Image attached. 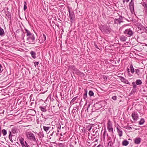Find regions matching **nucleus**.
<instances>
[{
  "label": "nucleus",
  "mask_w": 147,
  "mask_h": 147,
  "mask_svg": "<svg viewBox=\"0 0 147 147\" xmlns=\"http://www.w3.org/2000/svg\"><path fill=\"white\" fill-rule=\"evenodd\" d=\"M105 102L102 101L94 104L92 109V112L98 111V110L105 105Z\"/></svg>",
  "instance_id": "obj_1"
},
{
  "label": "nucleus",
  "mask_w": 147,
  "mask_h": 147,
  "mask_svg": "<svg viewBox=\"0 0 147 147\" xmlns=\"http://www.w3.org/2000/svg\"><path fill=\"white\" fill-rule=\"evenodd\" d=\"M26 134L28 139L34 142H37V139L36 138L34 134L32 132L30 131H27L26 132Z\"/></svg>",
  "instance_id": "obj_2"
},
{
  "label": "nucleus",
  "mask_w": 147,
  "mask_h": 147,
  "mask_svg": "<svg viewBox=\"0 0 147 147\" xmlns=\"http://www.w3.org/2000/svg\"><path fill=\"white\" fill-rule=\"evenodd\" d=\"M35 40L34 35L33 34L28 36H27V43L31 44H34L35 43Z\"/></svg>",
  "instance_id": "obj_3"
},
{
  "label": "nucleus",
  "mask_w": 147,
  "mask_h": 147,
  "mask_svg": "<svg viewBox=\"0 0 147 147\" xmlns=\"http://www.w3.org/2000/svg\"><path fill=\"white\" fill-rule=\"evenodd\" d=\"M100 30L102 32L106 34L109 33L111 31V29L110 26L107 25L102 26L100 27Z\"/></svg>",
  "instance_id": "obj_4"
},
{
  "label": "nucleus",
  "mask_w": 147,
  "mask_h": 147,
  "mask_svg": "<svg viewBox=\"0 0 147 147\" xmlns=\"http://www.w3.org/2000/svg\"><path fill=\"white\" fill-rule=\"evenodd\" d=\"M107 129L108 131L113 133V125L112 122L109 120L107 124Z\"/></svg>",
  "instance_id": "obj_5"
},
{
  "label": "nucleus",
  "mask_w": 147,
  "mask_h": 147,
  "mask_svg": "<svg viewBox=\"0 0 147 147\" xmlns=\"http://www.w3.org/2000/svg\"><path fill=\"white\" fill-rule=\"evenodd\" d=\"M20 142L22 147H30L26 141H24V139L22 137L19 138Z\"/></svg>",
  "instance_id": "obj_6"
},
{
  "label": "nucleus",
  "mask_w": 147,
  "mask_h": 147,
  "mask_svg": "<svg viewBox=\"0 0 147 147\" xmlns=\"http://www.w3.org/2000/svg\"><path fill=\"white\" fill-rule=\"evenodd\" d=\"M131 117L135 121H136L139 119V115L136 112H133L131 115Z\"/></svg>",
  "instance_id": "obj_7"
},
{
  "label": "nucleus",
  "mask_w": 147,
  "mask_h": 147,
  "mask_svg": "<svg viewBox=\"0 0 147 147\" xmlns=\"http://www.w3.org/2000/svg\"><path fill=\"white\" fill-rule=\"evenodd\" d=\"M124 33L128 37H130L132 36L133 32L130 29H127L124 32Z\"/></svg>",
  "instance_id": "obj_8"
},
{
  "label": "nucleus",
  "mask_w": 147,
  "mask_h": 147,
  "mask_svg": "<svg viewBox=\"0 0 147 147\" xmlns=\"http://www.w3.org/2000/svg\"><path fill=\"white\" fill-rule=\"evenodd\" d=\"M136 30L138 32L143 33L144 32V27L141 24H139L136 28Z\"/></svg>",
  "instance_id": "obj_9"
},
{
  "label": "nucleus",
  "mask_w": 147,
  "mask_h": 147,
  "mask_svg": "<svg viewBox=\"0 0 147 147\" xmlns=\"http://www.w3.org/2000/svg\"><path fill=\"white\" fill-rule=\"evenodd\" d=\"M129 8L131 12L133 13L134 12V3L133 0H131L129 3Z\"/></svg>",
  "instance_id": "obj_10"
},
{
  "label": "nucleus",
  "mask_w": 147,
  "mask_h": 147,
  "mask_svg": "<svg viewBox=\"0 0 147 147\" xmlns=\"http://www.w3.org/2000/svg\"><path fill=\"white\" fill-rule=\"evenodd\" d=\"M93 136H95V137H96L97 138L95 140V141H97L98 140V137L99 136V130H94L93 131Z\"/></svg>",
  "instance_id": "obj_11"
},
{
  "label": "nucleus",
  "mask_w": 147,
  "mask_h": 147,
  "mask_svg": "<svg viewBox=\"0 0 147 147\" xmlns=\"http://www.w3.org/2000/svg\"><path fill=\"white\" fill-rule=\"evenodd\" d=\"M116 129L119 136L120 137L122 136L123 135V132L120 126L118 125L116 127Z\"/></svg>",
  "instance_id": "obj_12"
},
{
  "label": "nucleus",
  "mask_w": 147,
  "mask_h": 147,
  "mask_svg": "<svg viewBox=\"0 0 147 147\" xmlns=\"http://www.w3.org/2000/svg\"><path fill=\"white\" fill-rule=\"evenodd\" d=\"M69 17L70 20L71 22L72 23L74 20L75 18V15L73 12H72L71 13L69 14Z\"/></svg>",
  "instance_id": "obj_13"
},
{
  "label": "nucleus",
  "mask_w": 147,
  "mask_h": 147,
  "mask_svg": "<svg viewBox=\"0 0 147 147\" xmlns=\"http://www.w3.org/2000/svg\"><path fill=\"white\" fill-rule=\"evenodd\" d=\"M46 36L44 34H43L42 35H41L40 37V42L41 43H43L46 40Z\"/></svg>",
  "instance_id": "obj_14"
},
{
  "label": "nucleus",
  "mask_w": 147,
  "mask_h": 147,
  "mask_svg": "<svg viewBox=\"0 0 147 147\" xmlns=\"http://www.w3.org/2000/svg\"><path fill=\"white\" fill-rule=\"evenodd\" d=\"M114 20V24H120L121 23L123 22L122 18L121 17H120L118 19H115Z\"/></svg>",
  "instance_id": "obj_15"
},
{
  "label": "nucleus",
  "mask_w": 147,
  "mask_h": 147,
  "mask_svg": "<svg viewBox=\"0 0 147 147\" xmlns=\"http://www.w3.org/2000/svg\"><path fill=\"white\" fill-rule=\"evenodd\" d=\"M119 78L120 80L122 82H123L124 83L129 84V85L130 84V83L128 80L125 78L123 77L122 76H120L119 77Z\"/></svg>",
  "instance_id": "obj_16"
},
{
  "label": "nucleus",
  "mask_w": 147,
  "mask_h": 147,
  "mask_svg": "<svg viewBox=\"0 0 147 147\" xmlns=\"http://www.w3.org/2000/svg\"><path fill=\"white\" fill-rule=\"evenodd\" d=\"M141 141V139L140 138H136L134 140V143L136 144L140 143Z\"/></svg>",
  "instance_id": "obj_17"
},
{
  "label": "nucleus",
  "mask_w": 147,
  "mask_h": 147,
  "mask_svg": "<svg viewBox=\"0 0 147 147\" xmlns=\"http://www.w3.org/2000/svg\"><path fill=\"white\" fill-rule=\"evenodd\" d=\"M127 38L124 35H122L119 37L120 40L122 42L125 41L127 39Z\"/></svg>",
  "instance_id": "obj_18"
},
{
  "label": "nucleus",
  "mask_w": 147,
  "mask_h": 147,
  "mask_svg": "<svg viewBox=\"0 0 147 147\" xmlns=\"http://www.w3.org/2000/svg\"><path fill=\"white\" fill-rule=\"evenodd\" d=\"M30 54L31 55L33 59H35L36 58V54L34 51H31L30 52Z\"/></svg>",
  "instance_id": "obj_19"
},
{
  "label": "nucleus",
  "mask_w": 147,
  "mask_h": 147,
  "mask_svg": "<svg viewBox=\"0 0 147 147\" xmlns=\"http://www.w3.org/2000/svg\"><path fill=\"white\" fill-rule=\"evenodd\" d=\"M129 143V142L126 140H124L122 142V145L124 146H127Z\"/></svg>",
  "instance_id": "obj_20"
},
{
  "label": "nucleus",
  "mask_w": 147,
  "mask_h": 147,
  "mask_svg": "<svg viewBox=\"0 0 147 147\" xmlns=\"http://www.w3.org/2000/svg\"><path fill=\"white\" fill-rule=\"evenodd\" d=\"M130 71L131 73L132 74H133L134 72V69L133 67V65L132 64H131L130 65Z\"/></svg>",
  "instance_id": "obj_21"
},
{
  "label": "nucleus",
  "mask_w": 147,
  "mask_h": 147,
  "mask_svg": "<svg viewBox=\"0 0 147 147\" xmlns=\"http://www.w3.org/2000/svg\"><path fill=\"white\" fill-rule=\"evenodd\" d=\"M44 130L47 132H48L49 129L51 128L50 127L43 126Z\"/></svg>",
  "instance_id": "obj_22"
},
{
  "label": "nucleus",
  "mask_w": 147,
  "mask_h": 147,
  "mask_svg": "<svg viewBox=\"0 0 147 147\" xmlns=\"http://www.w3.org/2000/svg\"><path fill=\"white\" fill-rule=\"evenodd\" d=\"M71 67L72 69H73L74 71H76L77 73H80V71H79L77 68H76L74 66H71Z\"/></svg>",
  "instance_id": "obj_23"
},
{
  "label": "nucleus",
  "mask_w": 147,
  "mask_h": 147,
  "mask_svg": "<svg viewBox=\"0 0 147 147\" xmlns=\"http://www.w3.org/2000/svg\"><path fill=\"white\" fill-rule=\"evenodd\" d=\"M25 30L26 31V36H28L32 34L29 30H28L26 29H25Z\"/></svg>",
  "instance_id": "obj_24"
},
{
  "label": "nucleus",
  "mask_w": 147,
  "mask_h": 147,
  "mask_svg": "<svg viewBox=\"0 0 147 147\" xmlns=\"http://www.w3.org/2000/svg\"><path fill=\"white\" fill-rule=\"evenodd\" d=\"M25 30L26 31V36H28L32 34L29 30H28L26 29H25Z\"/></svg>",
  "instance_id": "obj_25"
},
{
  "label": "nucleus",
  "mask_w": 147,
  "mask_h": 147,
  "mask_svg": "<svg viewBox=\"0 0 147 147\" xmlns=\"http://www.w3.org/2000/svg\"><path fill=\"white\" fill-rule=\"evenodd\" d=\"M145 122V121L143 118H142L140 119V120L139 122V124L140 125H143L144 122Z\"/></svg>",
  "instance_id": "obj_26"
},
{
  "label": "nucleus",
  "mask_w": 147,
  "mask_h": 147,
  "mask_svg": "<svg viewBox=\"0 0 147 147\" xmlns=\"http://www.w3.org/2000/svg\"><path fill=\"white\" fill-rule=\"evenodd\" d=\"M136 85H141L142 83V82L140 80H137L136 81Z\"/></svg>",
  "instance_id": "obj_27"
},
{
  "label": "nucleus",
  "mask_w": 147,
  "mask_h": 147,
  "mask_svg": "<svg viewBox=\"0 0 147 147\" xmlns=\"http://www.w3.org/2000/svg\"><path fill=\"white\" fill-rule=\"evenodd\" d=\"M40 110L43 112H45L47 111L46 107H45L40 106Z\"/></svg>",
  "instance_id": "obj_28"
},
{
  "label": "nucleus",
  "mask_w": 147,
  "mask_h": 147,
  "mask_svg": "<svg viewBox=\"0 0 147 147\" xmlns=\"http://www.w3.org/2000/svg\"><path fill=\"white\" fill-rule=\"evenodd\" d=\"M4 32L3 30L1 28H0V35L1 36L4 34Z\"/></svg>",
  "instance_id": "obj_29"
},
{
  "label": "nucleus",
  "mask_w": 147,
  "mask_h": 147,
  "mask_svg": "<svg viewBox=\"0 0 147 147\" xmlns=\"http://www.w3.org/2000/svg\"><path fill=\"white\" fill-rule=\"evenodd\" d=\"M135 73L138 76H139L141 74L140 71L138 69H135Z\"/></svg>",
  "instance_id": "obj_30"
},
{
  "label": "nucleus",
  "mask_w": 147,
  "mask_h": 147,
  "mask_svg": "<svg viewBox=\"0 0 147 147\" xmlns=\"http://www.w3.org/2000/svg\"><path fill=\"white\" fill-rule=\"evenodd\" d=\"M65 143H59L58 146L59 147H64L65 145Z\"/></svg>",
  "instance_id": "obj_31"
},
{
  "label": "nucleus",
  "mask_w": 147,
  "mask_h": 147,
  "mask_svg": "<svg viewBox=\"0 0 147 147\" xmlns=\"http://www.w3.org/2000/svg\"><path fill=\"white\" fill-rule=\"evenodd\" d=\"M88 138H89L91 140H94V139H96L97 138L96 137H95V136H93V134L92 135V136H90V138H89L90 137V135L89 134V133H88Z\"/></svg>",
  "instance_id": "obj_32"
},
{
  "label": "nucleus",
  "mask_w": 147,
  "mask_h": 147,
  "mask_svg": "<svg viewBox=\"0 0 147 147\" xmlns=\"http://www.w3.org/2000/svg\"><path fill=\"white\" fill-rule=\"evenodd\" d=\"M92 126L91 125H88L86 127V129L90 131L92 129Z\"/></svg>",
  "instance_id": "obj_33"
},
{
  "label": "nucleus",
  "mask_w": 147,
  "mask_h": 147,
  "mask_svg": "<svg viewBox=\"0 0 147 147\" xmlns=\"http://www.w3.org/2000/svg\"><path fill=\"white\" fill-rule=\"evenodd\" d=\"M87 90H85V92L84 94V96H83V98L84 99H85L87 98Z\"/></svg>",
  "instance_id": "obj_34"
},
{
  "label": "nucleus",
  "mask_w": 147,
  "mask_h": 147,
  "mask_svg": "<svg viewBox=\"0 0 147 147\" xmlns=\"http://www.w3.org/2000/svg\"><path fill=\"white\" fill-rule=\"evenodd\" d=\"M9 138L10 140L12 142L13 141L12 140V136H11V131H9Z\"/></svg>",
  "instance_id": "obj_35"
},
{
  "label": "nucleus",
  "mask_w": 147,
  "mask_h": 147,
  "mask_svg": "<svg viewBox=\"0 0 147 147\" xmlns=\"http://www.w3.org/2000/svg\"><path fill=\"white\" fill-rule=\"evenodd\" d=\"M2 132L4 136H5L7 134L6 130L5 129L2 130Z\"/></svg>",
  "instance_id": "obj_36"
},
{
  "label": "nucleus",
  "mask_w": 147,
  "mask_h": 147,
  "mask_svg": "<svg viewBox=\"0 0 147 147\" xmlns=\"http://www.w3.org/2000/svg\"><path fill=\"white\" fill-rule=\"evenodd\" d=\"M88 94L90 96H92L94 95V93L93 91L90 90Z\"/></svg>",
  "instance_id": "obj_37"
},
{
  "label": "nucleus",
  "mask_w": 147,
  "mask_h": 147,
  "mask_svg": "<svg viewBox=\"0 0 147 147\" xmlns=\"http://www.w3.org/2000/svg\"><path fill=\"white\" fill-rule=\"evenodd\" d=\"M27 3L26 1H24V11H25L27 8Z\"/></svg>",
  "instance_id": "obj_38"
},
{
  "label": "nucleus",
  "mask_w": 147,
  "mask_h": 147,
  "mask_svg": "<svg viewBox=\"0 0 147 147\" xmlns=\"http://www.w3.org/2000/svg\"><path fill=\"white\" fill-rule=\"evenodd\" d=\"M113 145V142L111 141H109L108 143V146L112 147Z\"/></svg>",
  "instance_id": "obj_39"
},
{
  "label": "nucleus",
  "mask_w": 147,
  "mask_h": 147,
  "mask_svg": "<svg viewBox=\"0 0 147 147\" xmlns=\"http://www.w3.org/2000/svg\"><path fill=\"white\" fill-rule=\"evenodd\" d=\"M127 72L128 74V76H132V75L130 74L129 70L128 68H127Z\"/></svg>",
  "instance_id": "obj_40"
},
{
  "label": "nucleus",
  "mask_w": 147,
  "mask_h": 147,
  "mask_svg": "<svg viewBox=\"0 0 147 147\" xmlns=\"http://www.w3.org/2000/svg\"><path fill=\"white\" fill-rule=\"evenodd\" d=\"M125 128L127 129L131 130L132 129L131 127L130 126L126 127Z\"/></svg>",
  "instance_id": "obj_41"
},
{
  "label": "nucleus",
  "mask_w": 147,
  "mask_h": 147,
  "mask_svg": "<svg viewBox=\"0 0 147 147\" xmlns=\"http://www.w3.org/2000/svg\"><path fill=\"white\" fill-rule=\"evenodd\" d=\"M77 97L78 96L74 98L71 100V102H74L75 100H76Z\"/></svg>",
  "instance_id": "obj_42"
},
{
  "label": "nucleus",
  "mask_w": 147,
  "mask_h": 147,
  "mask_svg": "<svg viewBox=\"0 0 147 147\" xmlns=\"http://www.w3.org/2000/svg\"><path fill=\"white\" fill-rule=\"evenodd\" d=\"M106 132V131H105L104 132L103 134V138L104 139L105 138V133Z\"/></svg>",
  "instance_id": "obj_43"
},
{
  "label": "nucleus",
  "mask_w": 147,
  "mask_h": 147,
  "mask_svg": "<svg viewBox=\"0 0 147 147\" xmlns=\"http://www.w3.org/2000/svg\"><path fill=\"white\" fill-rule=\"evenodd\" d=\"M143 5L145 7V9H147V5L146 4L144 3Z\"/></svg>",
  "instance_id": "obj_44"
},
{
  "label": "nucleus",
  "mask_w": 147,
  "mask_h": 147,
  "mask_svg": "<svg viewBox=\"0 0 147 147\" xmlns=\"http://www.w3.org/2000/svg\"><path fill=\"white\" fill-rule=\"evenodd\" d=\"M6 16L7 17H6V18H11V16L9 13L8 15L7 14Z\"/></svg>",
  "instance_id": "obj_45"
},
{
  "label": "nucleus",
  "mask_w": 147,
  "mask_h": 147,
  "mask_svg": "<svg viewBox=\"0 0 147 147\" xmlns=\"http://www.w3.org/2000/svg\"><path fill=\"white\" fill-rule=\"evenodd\" d=\"M112 98L114 100H116L117 99V96H113L112 97Z\"/></svg>",
  "instance_id": "obj_46"
},
{
  "label": "nucleus",
  "mask_w": 147,
  "mask_h": 147,
  "mask_svg": "<svg viewBox=\"0 0 147 147\" xmlns=\"http://www.w3.org/2000/svg\"><path fill=\"white\" fill-rule=\"evenodd\" d=\"M38 62H35L34 63V65L35 66H36L38 65Z\"/></svg>",
  "instance_id": "obj_47"
},
{
  "label": "nucleus",
  "mask_w": 147,
  "mask_h": 147,
  "mask_svg": "<svg viewBox=\"0 0 147 147\" xmlns=\"http://www.w3.org/2000/svg\"><path fill=\"white\" fill-rule=\"evenodd\" d=\"M136 91V88H133L131 90V92H134Z\"/></svg>",
  "instance_id": "obj_48"
},
{
  "label": "nucleus",
  "mask_w": 147,
  "mask_h": 147,
  "mask_svg": "<svg viewBox=\"0 0 147 147\" xmlns=\"http://www.w3.org/2000/svg\"><path fill=\"white\" fill-rule=\"evenodd\" d=\"M144 32H145L146 33H147V27H146V28L144 27Z\"/></svg>",
  "instance_id": "obj_49"
},
{
  "label": "nucleus",
  "mask_w": 147,
  "mask_h": 147,
  "mask_svg": "<svg viewBox=\"0 0 147 147\" xmlns=\"http://www.w3.org/2000/svg\"><path fill=\"white\" fill-rule=\"evenodd\" d=\"M96 147H104V146L102 145L99 144Z\"/></svg>",
  "instance_id": "obj_50"
},
{
  "label": "nucleus",
  "mask_w": 147,
  "mask_h": 147,
  "mask_svg": "<svg viewBox=\"0 0 147 147\" xmlns=\"http://www.w3.org/2000/svg\"><path fill=\"white\" fill-rule=\"evenodd\" d=\"M136 87H137V86L136 85H136H134V86H133V88L136 89Z\"/></svg>",
  "instance_id": "obj_51"
},
{
  "label": "nucleus",
  "mask_w": 147,
  "mask_h": 147,
  "mask_svg": "<svg viewBox=\"0 0 147 147\" xmlns=\"http://www.w3.org/2000/svg\"><path fill=\"white\" fill-rule=\"evenodd\" d=\"M132 84L133 86H134V85H136V84H135V83L134 82H132Z\"/></svg>",
  "instance_id": "obj_52"
},
{
  "label": "nucleus",
  "mask_w": 147,
  "mask_h": 147,
  "mask_svg": "<svg viewBox=\"0 0 147 147\" xmlns=\"http://www.w3.org/2000/svg\"><path fill=\"white\" fill-rule=\"evenodd\" d=\"M94 46L96 48L98 49H99L98 48V46L96 44H94Z\"/></svg>",
  "instance_id": "obj_53"
},
{
  "label": "nucleus",
  "mask_w": 147,
  "mask_h": 147,
  "mask_svg": "<svg viewBox=\"0 0 147 147\" xmlns=\"http://www.w3.org/2000/svg\"><path fill=\"white\" fill-rule=\"evenodd\" d=\"M68 12H69V14H70V13H71V12H70L69 9L68 10Z\"/></svg>",
  "instance_id": "obj_54"
},
{
  "label": "nucleus",
  "mask_w": 147,
  "mask_h": 147,
  "mask_svg": "<svg viewBox=\"0 0 147 147\" xmlns=\"http://www.w3.org/2000/svg\"><path fill=\"white\" fill-rule=\"evenodd\" d=\"M145 12L147 14V8L145 9Z\"/></svg>",
  "instance_id": "obj_55"
},
{
  "label": "nucleus",
  "mask_w": 147,
  "mask_h": 147,
  "mask_svg": "<svg viewBox=\"0 0 147 147\" xmlns=\"http://www.w3.org/2000/svg\"><path fill=\"white\" fill-rule=\"evenodd\" d=\"M54 132H54V131H53L52 132V134L50 135H51V136H53V134L54 133Z\"/></svg>",
  "instance_id": "obj_56"
},
{
  "label": "nucleus",
  "mask_w": 147,
  "mask_h": 147,
  "mask_svg": "<svg viewBox=\"0 0 147 147\" xmlns=\"http://www.w3.org/2000/svg\"><path fill=\"white\" fill-rule=\"evenodd\" d=\"M125 1H126V0H123V4H124L125 3Z\"/></svg>",
  "instance_id": "obj_57"
},
{
  "label": "nucleus",
  "mask_w": 147,
  "mask_h": 147,
  "mask_svg": "<svg viewBox=\"0 0 147 147\" xmlns=\"http://www.w3.org/2000/svg\"><path fill=\"white\" fill-rule=\"evenodd\" d=\"M41 115L42 116V117H43L44 118H45V117H44V116H43V115L42 114H41Z\"/></svg>",
  "instance_id": "obj_58"
},
{
  "label": "nucleus",
  "mask_w": 147,
  "mask_h": 147,
  "mask_svg": "<svg viewBox=\"0 0 147 147\" xmlns=\"http://www.w3.org/2000/svg\"><path fill=\"white\" fill-rule=\"evenodd\" d=\"M15 128H13L12 129V131H14V130H15Z\"/></svg>",
  "instance_id": "obj_59"
},
{
  "label": "nucleus",
  "mask_w": 147,
  "mask_h": 147,
  "mask_svg": "<svg viewBox=\"0 0 147 147\" xmlns=\"http://www.w3.org/2000/svg\"><path fill=\"white\" fill-rule=\"evenodd\" d=\"M129 0H126V2L127 3V2H128L129 1Z\"/></svg>",
  "instance_id": "obj_60"
},
{
  "label": "nucleus",
  "mask_w": 147,
  "mask_h": 147,
  "mask_svg": "<svg viewBox=\"0 0 147 147\" xmlns=\"http://www.w3.org/2000/svg\"><path fill=\"white\" fill-rule=\"evenodd\" d=\"M104 79H107V77H105V78H104Z\"/></svg>",
  "instance_id": "obj_61"
},
{
  "label": "nucleus",
  "mask_w": 147,
  "mask_h": 147,
  "mask_svg": "<svg viewBox=\"0 0 147 147\" xmlns=\"http://www.w3.org/2000/svg\"><path fill=\"white\" fill-rule=\"evenodd\" d=\"M84 132H85V129H84Z\"/></svg>",
  "instance_id": "obj_62"
},
{
  "label": "nucleus",
  "mask_w": 147,
  "mask_h": 147,
  "mask_svg": "<svg viewBox=\"0 0 147 147\" xmlns=\"http://www.w3.org/2000/svg\"><path fill=\"white\" fill-rule=\"evenodd\" d=\"M1 67H2V66H1V65L0 64V67L1 68Z\"/></svg>",
  "instance_id": "obj_63"
},
{
  "label": "nucleus",
  "mask_w": 147,
  "mask_h": 147,
  "mask_svg": "<svg viewBox=\"0 0 147 147\" xmlns=\"http://www.w3.org/2000/svg\"><path fill=\"white\" fill-rule=\"evenodd\" d=\"M75 144H76V143H77L76 142V141H75Z\"/></svg>",
  "instance_id": "obj_64"
}]
</instances>
